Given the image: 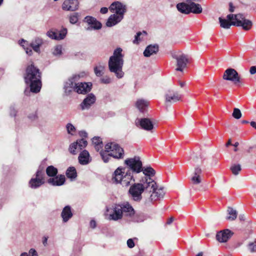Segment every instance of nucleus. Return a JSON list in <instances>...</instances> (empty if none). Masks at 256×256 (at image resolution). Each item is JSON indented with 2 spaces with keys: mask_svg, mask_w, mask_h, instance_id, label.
Listing matches in <instances>:
<instances>
[{
  "mask_svg": "<svg viewBox=\"0 0 256 256\" xmlns=\"http://www.w3.org/2000/svg\"><path fill=\"white\" fill-rule=\"evenodd\" d=\"M126 167H118L114 172L112 180L116 184H120L122 186H128L130 182H135L133 173H140L142 172V164L139 157L126 159L124 162Z\"/></svg>",
  "mask_w": 256,
  "mask_h": 256,
  "instance_id": "nucleus-1",
  "label": "nucleus"
},
{
  "mask_svg": "<svg viewBox=\"0 0 256 256\" xmlns=\"http://www.w3.org/2000/svg\"><path fill=\"white\" fill-rule=\"evenodd\" d=\"M24 79L26 84L30 86L32 92L38 93L40 92L42 88L41 73L33 64L27 66Z\"/></svg>",
  "mask_w": 256,
  "mask_h": 256,
  "instance_id": "nucleus-2",
  "label": "nucleus"
},
{
  "mask_svg": "<svg viewBox=\"0 0 256 256\" xmlns=\"http://www.w3.org/2000/svg\"><path fill=\"white\" fill-rule=\"evenodd\" d=\"M122 52V48H117L114 50L108 62L110 72L114 74L118 78H122L124 76V72L122 71L124 55Z\"/></svg>",
  "mask_w": 256,
  "mask_h": 256,
  "instance_id": "nucleus-3",
  "label": "nucleus"
},
{
  "mask_svg": "<svg viewBox=\"0 0 256 256\" xmlns=\"http://www.w3.org/2000/svg\"><path fill=\"white\" fill-rule=\"evenodd\" d=\"M148 178H143L140 182L134 183L130 186L128 193L132 200L140 202L142 200V194L144 192H148V190L152 189L154 184L152 182H148Z\"/></svg>",
  "mask_w": 256,
  "mask_h": 256,
  "instance_id": "nucleus-4",
  "label": "nucleus"
},
{
  "mask_svg": "<svg viewBox=\"0 0 256 256\" xmlns=\"http://www.w3.org/2000/svg\"><path fill=\"white\" fill-rule=\"evenodd\" d=\"M252 23L251 20L246 19L242 14H230L225 18V29H228L231 26H242L246 30H250Z\"/></svg>",
  "mask_w": 256,
  "mask_h": 256,
  "instance_id": "nucleus-5",
  "label": "nucleus"
},
{
  "mask_svg": "<svg viewBox=\"0 0 256 256\" xmlns=\"http://www.w3.org/2000/svg\"><path fill=\"white\" fill-rule=\"evenodd\" d=\"M122 206L120 204H114L110 207H107L105 216L110 220L116 221L122 219Z\"/></svg>",
  "mask_w": 256,
  "mask_h": 256,
  "instance_id": "nucleus-6",
  "label": "nucleus"
},
{
  "mask_svg": "<svg viewBox=\"0 0 256 256\" xmlns=\"http://www.w3.org/2000/svg\"><path fill=\"white\" fill-rule=\"evenodd\" d=\"M106 151L109 155L116 159H122L124 156V150L118 144L114 142L108 143L105 146Z\"/></svg>",
  "mask_w": 256,
  "mask_h": 256,
  "instance_id": "nucleus-7",
  "label": "nucleus"
},
{
  "mask_svg": "<svg viewBox=\"0 0 256 256\" xmlns=\"http://www.w3.org/2000/svg\"><path fill=\"white\" fill-rule=\"evenodd\" d=\"M45 182L44 174L43 168H39L34 177L32 178L28 182L29 186L32 189H36Z\"/></svg>",
  "mask_w": 256,
  "mask_h": 256,
  "instance_id": "nucleus-8",
  "label": "nucleus"
},
{
  "mask_svg": "<svg viewBox=\"0 0 256 256\" xmlns=\"http://www.w3.org/2000/svg\"><path fill=\"white\" fill-rule=\"evenodd\" d=\"M152 182L154 184L152 189L148 190V192L151 193L150 195V199L151 201H155L158 200L162 198L165 194V192L162 187L158 188L154 180L150 178H148V182L151 183Z\"/></svg>",
  "mask_w": 256,
  "mask_h": 256,
  "instance_id": "nucleus-9",
  "label": "nucleus"
},
{
  "mask_svg": "<svg viewBox=\"0 0 256 256\" xmlns=\"http://www.w3.org/2000/svg\"><path fill=\"white\" fill-rule=\"evenodd\" d=\"M85 74V72H82L79 74H74L70 78L64 85L65 93L68 94L72 90L74 91V88L76 84V82L79 80L80 78L83 77Z\"/></svg>",
  "mask_w": 256,
  "mask_h": 256,
  "instance_id": "nucleus-10",
  "label": "nucleus"
},
{
  "mask_svg": "<svg viewBox=\"0 0 256 256\" xmlns=\"http://www.w3.org/2000/svg\"><path fill=\"white\" fill-rule=\"evenodd\" d=\"M225 80L232 82L236 86H239L242 84L241 78L238 72L232 68H228L225 70Z\"/></svg>",
  "mask_w": 256,
  "mask_h": 256,
  "instance_id": "nucleus-11",
  "label": "nucleus"
},
{
  "mask_svg": "<svg viewBox=\"0 0 256 256\" xmlns=\"http://www.w3.org/2000/svg\"><path fill=\"white\" fill-rule=\"evenodd\" d=\"M164 98L165 104L168 106L180 100L181 96L176 92L168 90L165 94Z\"/></svg>",
  "mask_w": 256,
  "mask_h": 256,
  "instance_id": "nucleus-12",
  "label": "nucleus"
},
{
  "mask_svg": "<svg viewBox=\"0 0 256 256\" xmlns=\"http://www.w3.org/2000/svg\"><path fill=\"white\" fill-rule=\"evenodd\" d=\"M176 60L177 68L176 70L177 71L182 72L184 68L186 66L188 62L187 56L184 54H174L172 56Z\"/></svg>",
  "mask_w": 256,
  "mask_h": 256,
  "instance_id": "nucleus-13",
  "label": "nucleus"
},
{
  "mask_svg": "<svg viewBox=\"0 0 256 256\" xmlns=\"http://www.w3.org/2000/svg\"><path fill=\"white\" fill-rule=\"evenodd\" d=\"M111 12L118 16H124L126 12V6L119 2H112L110 8Z\"/></svg>",
  "mask_w": 256,
  "mask_h": 256,
  "instance_id": "nucleus-14",
  "label": "nucleus"
},
{
  "mask_svg": "<svg viewBox=\"0 0 256 256\" xmlns=\"http://www.w3.org/2000/svg\"><path fill=\"white\" fill-rule=\"evenodd\" d=\"M136 124L137 126L140 125L142 128L147 131L152 132L154 128L153 122L148 118L137 119Z\"/></svg>",
  "mask_w": 256,
  "mask_h": 256,
  "instance_id": "nucleus-15",
  "label": "nucleus"
},
{
  "mask_svg": "<svg viewBox=\"0 0 256 256\" xmlns=\"http://www.w3.org/2000/svg\"><path fill=\"white\" fill-rule=\"evenodd\" d=\"M92 86L91 82H78L76 84L74 92L79 94H85L90 92Z\"/></svg>",
  "mask_w": 256,
  "mask_h": 256,
  "instance_id": "nucleus-16",
  "label": "nucleus"
},
{
  "mask_svg": "<svg viewBox=\"0 0 256 256\" xmlns=\"http://www.w3.org/2000/svg\"><path fill=\"white\" fill-rule=\"evenodd\" d=\"M96 100L95 96L92 94H88L80 104V106L83 110H88L94 104Z\"/></svg>",
  "mask_w": 256,
  "mask_h": 256,
  "instance_id": "nucleus-17",
  "label": "nucleus"
},
{
  "mask_svg": "<svg viewBox=\"0 0 256 256\" xmlns=\"http://www.w3.org/2000/svg\"><path fill=\"white\" fill-rule=\"evenodd\" d=\"M87 141L84 138L76 140V142L72 144L69 147L70 152L73 154H76V150L78 148V146H79V150H82L86 147L87 146Z\"/></svg>",
  "mask_w": 256,
  "mask_h": 256,
  "instance_id": "nucleus-18",
  "label": "nucleus"
},
{
  "mask_svg": "<svg viewBox=\"0 0 256 256\" xmlns=\"http://www.w3.org/2000/svg\"><path fill=\"white\" fill-rule=\"evenodd\" d=\"M78 0H65L62 4V8L66 10L74 11L78 9Z\"/></svg>",
  "mask_w": 256,
  "mask_h": 256,
  "instance_id": "nucleus-19",
  "label": "nucleus"
},
{
  "mask_svg": "<svg viewBox=\"0 0 256 256\" xmlns=\"http://www.w3.org/2000/svg\"><path fill=\"white\" fill-rule=\"evenodd\" d=\"M122 206V216L132 218L134 216L135 210L133 207L128 202H124L120 204Z\"/></svg>",
  "mask_w": 256,
  "mask_h": 256,
  "instance_id": "nucleus-20",
  "label": "nucleus"
},
{
  "mask_svg": "<svg viewBox=\"0 0 256 256\" xmlns=\"http://www.w3.org/2000/svg\"><path fill=\"white\" fill-rule=\"evenodd\" d=\"M65 181V176L59 174L48 179V182L53 186H61L64 184Z\"/></svg>",
  "mask_w": 256,
  "mask_h": 256,
  "instance_id": "nucleus-21",
  "label": "nucleus"
},
{
  "mask_svg": "<svg viewBox=\"0 0 256 256\" xmlns=\"http://www.w3.org/2000/svg\"><path fill=\"white\" fill-rule=\"evenodd\" d=\"M84 22L90 26V27L88 28V30H100L102 28L101 23L92 16H86L84 18Z\"/></svg>",
  "mask_w": 256,
  "mask_h": 256,
  "instance_id": "nucleus-22",
  "label": "nucleus"
},
{
  "mask_svg": "<svg viewBox=\"0 0 256 256\" xmlns=\"http://www.w3.org/2000/svg\"><path fill=\"white\" fill-rule=\"evenodd\" d=\"M123 18L124 16L114 14L108 18L106 22V26L108 27H112L120 22Z\"/></svg>",
  "mask_w": 256,
  "mask_h": 256,
  "instance_id": "nucleus-23",
  "label": "nucleus"
},
{
  "mask_svg": "<svg viewBox=\"0 0 256 256\" xmlns=\"http://www.w3.org/2000/svg\"><path fill=\"white\" fill-rule=\"evenodd\" d=\"M73 214L70 206H64L61 212L60 216L63 222H67L72 217Z\"/></svg>",
  "mask_w": 256,
  "mask_h": 256,
  "instance_id": "nucleus-24",
  "label": "nucleus"
},
{
  "mask_svg": "<svg viewBox=\"0 0 256 256\" xmlns=\"http://www.w3.org/2000/svg\"><path fill=\"white\" fill-rule=\"evenodd\" d=\"M44 40L40 37H36L30 43V46L36 52L40 54V47L44 44Z\"/></svg>",
  "mask_w": 256,
  "mask_h": 256,
  "instance_id": "nucleus-25",
  "label": "nucleus"
},
{
  "mask_svg": "<svg viewBox=\"0 0 256 256\" xmlns=\"http://www.w3.org/2000/svg\"><path fill=\"white\" fill-rule=\"evenodd\" d=\"M92 160L90 154L86 150H82L79 154L78 162L82 165H86L89 164Z\"/></svg>",
  "mask_w": 256,
  "mask_h": 256,
  "instance_id": "nucleus-26",
  "label": "nucleus"
},
{
  "mask_svg": "<svg viewBox=\"0 0 256 256\" xmlns=\"http://www.w3.org/2000/svg\"><path fill=\"white\" fill-rule=\"evenodd\" d=\"M158 51V44H150L146 46L144 52V55L146 57L150 56L156 54Z\"/></svg>",
  "mask_w": 256,
  "mask_h": 256,
  "instance_id": "nucleus-27",
  "label": "nucleus"
},
{
  "mask_svg": "<svg viewBox=\"0 0 256 256\" xmlns=\"http://www.w3.org/2000/svg\"><path fill=\"white\" fill-rule=\"evenodd\" d=\"M238 216V212L234 208L228 206L226 210V214L225 216V219L228 221L232 222Z\"/></svg>",
  "mask_w": 256,
  "mask_h": 256,
  "instance_id": "nucleus-28",
  "label": "nucleus"
},
{
  "mask_svg": "<svg viewBox=\"0 0 256 256\" xmlns=\"http://www.w3.org/2000/svg\"><path fill=\"white\" fill-rule=\"evenodd\" d=\"M189 3V10L190 14L193 13L195 14H200L202 11V8L201 6L198 4H196L194 2H186Z\"/></svg>",
  "mask_w": 256,
  "mask_h": 256,
  "instance_id": "nucleus-29",
  "label": "nucleus"
},
{
  "mask_svg": "<svg viewBox=\"0 0 256 256\" xmlns=\"http://www.w3.org/2000/svg\"><path fill=\"white\" fill-rule=\"evenodd\" d=\"M19 44L24 50L26 54L29 56H32L33 54L32 50L30 46V44L24 39H21L18 42Z\"/></svg>",
  "mask_w": 256,
  "mask_h": 256,
  "instance_id": "nucleus-30",
  "label": "nucleus"
},
{
  "mask_svg": "<svg viewBox=\"0 0 256 256\" xmlns=\"http://www.w3.org/2000/svg\"><path fill=\"white\" fill-rule=\"evenodd\" d=\"M189 3L187 2H180L176 5L178 10L182 14H190L189 10Z\"/></svg>",
  "mask_w": 256,
  "mask_h": 256,
  "instance_id": "nucleus-31",
  "label": "nucleus"
},
{
  "mask_svg": "<svg viewBox=\"0 0 256 256\" xmlns=\"http://www.w3.org/2000/svg\"><path fill=\"white\" fill-rule=\"evenodd\" d=\"M148 102L144 99H138L136 102V107L140 112L144 110L145 108L148 106Z\"/></svg>",
  "mask_w": 256,
  "mask_h": 256,
  "instance_id": "nucleus-32",
  "label": "nucleus"
},
{
  "mask_svg": "<svg viewBox=\"0 0 256 256\" xmlns=\"http://www.w3.org/2000/svg\"><path fill=\"white\" fill-rule=\"evenodd\" d=\"M66 175L71 180H74L77 176L76 168L72 166L69 167L66 170Z\"/></svg>",
  "mask_w": 256,
  "mask_h": 256,
  "instance_id": "nucleus-33",
  "label": "nucleus"
},
{
  "mask_svg": "<svg viewBox=\"0 0 256 256\" xmlns=\"http://www.w3.org/2000/svg\"><path fill=\"white\" fill-rule=\"evenodd\" d=\"M58 169L53 166H48L46 168V174L48 176L52 178L56 176L58 174Z\"/></svg>",
  "mask_w": 256,
  "mask_h": 256,
  "instance_id": "nucleus-34",
  "label": "nucleus"
},
{
  "mask_svg": "<svg viewBox=\"0 0 256 256\" xmlns=\"http://www.w3.org/2000/svg\"><path fill=\"white\" fill-rule=\"evenodd\" d=\"M104 64H99L98 66L94 68V72L97 76H101L104 74Z\"/></svg>",
  "mask_w": 256,
  "mask_h": 256,
  "instance_id": "nucleus-35",
  "label": "nucleus"
},
{
  "mask_svg": "<svg viewBox=\"0 0 256 256\" xmlns=\"http://www.w3.org/2000/svg\"><path fill=\"white\" fill-rule=\"evenodd\" d=\"M62 48L61 45H57L52 50V53L54 56L60 57L62 54Z\"/></svg>",
  "mask_w": 256,
  "mask_h": 256,
  "instance_id": "nucleus-36",
  "label": "nucleus"
},
{
  "mask_svg": "<svg viewBox=\"0 0 256 256\" xmlns=\"http://www.w3.org/2000/svg\"><path fill=\"white\" fill-rule=\"evenodd\" d=\"M142 171L145 175L144 177L150 178V176H153L155 174L154 170L151 167H148L144 170L142 169Z\"/></svg>",
  "mask_w": 256,
  "mask_h": 256,
  "instance_id": "nucleus-37",
  "label": "nucleus"
},
{
  "mask_svg": "<svg viewBox=\"0 0 256 256\" xmlns=\"http://www.w3.org/2000/svg\"><path fill=\"white\" fill-rule=\"evenodd\" d=\"M146 31H143L142 32H139L136 33V35L134 37V40H133V43L134 44H138L139 42L142 40V38H141L142 35L146 36Z\"/></svg>",
  "mask_w": 256,
  "mask_h": 256,
  "instance_id": "nucleus-38",
  "label": "nucleus"
},
{
  "mask_svg": "<svg viewBox=\"0 0 256 256\" xmlns=\"http://www.w3.org/2000/svg\"><path fill=\"white\" fill-rule=\"evenodd\" d=\"M191 182L193 184L196 185L200 184L202 180V176H196L192 174Z\"/></svg>",
  "mask_w": 256,
  "mask_h": 256,
  "instance_id": "nucleus-39",
  "label": "nucleus"
},
{
  "mask_svg": "<svg viewBox=\"0 0 256 256\" xmlns=\"http://www.w3.org/2000/svg\"><path fill=\"white\" fill-rule=\"evenodd\" d=\"M146 219V217L142 214H136L133 216V221L136 222H143Z\"/></svg>",
  "mask_w": 256,
  "mask_h": 256,
  "instance_id": "nucleus-40",
  "label": "nucleus"
},
{
  "mask_svg": "<svg viewBox=\"0 0 256 256\" xmlns=\"http://www.w3.org/2000/svg\"><path fill=\"white\" fill-rule=\"evenodd\" d=\"M67 34V30L62 28L57 32V40H63L66 36Z\"/></svg>",
  "mask_w": 256,
  "mask_h": 256,
  "instance_id": "nucleus-41",
  "label": "nucleus"
},
{
  "mask_svg": "<svg viewBox=\"0 0 256 256\" xmlns=\"http://www.w3.org/2000/svg\"><path fill=\"white\" fill-rule=\"evenodd\" d=\"M241 170V166L239 164H233L230 167V170L232 173L234 175H238Z\"/></svg>",
  "mask_w": 256,
  "mask_h": 256,
  "instance_id": "nucleus-42",
  "label": "nucleus"
},
{
  "mask_svg": "<svg viewBox=\"0 0 256 256\" xmlns=\"http://www.w3.org/2000/svg\"><path fill=\"white\" fill-rule=\"evenodd\" d=\"M234 235V232L228 228H225V242L230 240Z\"/></svg>",
  "mask_w": 256,
  "mask_h": 256,
  "instance_id": "nucleus-43",
  "label": "nucleus"
},
{
  "mask_svg": "<svg viewBox=\"0 0 256 256\" xmlns=\"http://www.w3.org/2000/svg\"><path fill=\"white\" fill-rule=\"evenodd\" d=\"M216 240L220 242H224V230L218 232L216 234Z\"/></svg>",
  "mask_w": 256,
  "mask_h": 256,
  "instance_id": "nucleus-44",
  "label": "nucleus"
},
{
  "mask_svg": "<svg viewBox=\"0 0 256 256\" xmlns=\"http://www.w3.org/2000/svg\"><path fill=\"white\" fill-rule=\"evenodd\" d=\"M107 152H108L106 150L104 152L101 150L100 152V156L104 162H108L110 156L109 155V153L108 154Z\"/></svg>",
  "mask_w": 256,
  "mask_h": 256,
  "instance_id": "nucleus-45",
  "label": "nucleus"
},
{
  "mask_svg": "<svg viewBox=\"0 0 256 256\" xmlns=\"http://www.w3.org/2000/svg\"><path fill=\"white\" fill-rule=\"evenodd\" d=\"M232 116L236 119H240L242 116V112L238 108H234V112L232 114Z\"/></svg>",
  "mask_w": 256,
  "mask_h": 256,
  "instance_id": "nucleus-46",
  "label": "nucleus"
},
{
  "mask_svg": "<svg viewBox=\"0 0 256 256\" xmlns=\"http://www.w3.org/2000/svg\"><path fill=\"white\" fill-rule=\"evenodd\" d=\"M67 132L69 134L73 135L76 132L75 127L70 123H68L66 126Z\"/></svg>",
  "mask_w": 256,
  "mask_h": 256,
  "instance_id": "nucleus-47",
  "label": "nucleus"
},
{
  "mask_svg": "<svg viewBox=\"0 0 256 256\" xmlns=\"http://www.w3.org/2000/svg\"><path fill=\"white\" fill-rule=\"evenodd\" d=\"M46 34L50 38L57 40V32L50 30L47 32Z\"/></svg>",
  "mask_w": 256,
  "mask_h": 256,
  "instance_id": "nucleus-48",
  "label": "nucleus"
},
{
  "mask_svg": "<svg viewBox=\"0 0 256 256\" xmlns=\"http://www.w3.org/2000/svg\"><path fill=\"white\" fill-rule=\"evenodd\" d=\"M236 6L232 2H230L227 6V9L230 12H234L236 8Z\"/></svg>",
  "mask_w": 256,
  "mask_h": 256,
  "instance_id": "nucleus-49",
  "label": "nucleus"
},
{
  "mask_svg": "<svg viewBox=\"0 0 256 256\" xmlns=\"http://www.w3.org/2000/svg\"><path fill=\"white\" fill-rule=\"evenodd\" d=\"M78 20V14L74 13L70 16V22L72 24H75Z\"/></svg>",
  "mask_w": 256,
  "mask_h": 256,
  "instance_id": "nucleus-50",
  "label": "nucleus"
},
{
  "mask_svg": "<svg viewBox=\"0 0 256 256\" xmlns=\"http://www.w3.org/2000/svg\"><path fill=\"white\" fill-rule=\"evenodd\" d=\"M100 82L104 84H108L111 82L112 79L110 78L108 76H106L102 78L100 80Z\"/></svg>",
  "mask_w": 256,
  "mask_h": 256,
  "instance_id": "nucleus-51",
  "label": "nucleus"
},
{
  "mask_svg": "<svg viewBox=\"0 0 256 256\" xmlns=\"http://www.w3.org/2000/svg\"><path fill=\"white\" fill-rule=\"evenodd\" d=\"M92 142L94 146L102 144V139L98 136H95L92 139Z\"/></svg>",
  "mask_w": 256,
  "mask_h": 256,
  "instance_id": "nucleus-52",
  "label": "nucleus"
},
{
  "mask_svg": "<svg viewBox=\"0 0 256 256\" xmlns=\"http://www.w3.org/2000/svg\"><path fill=\"white\" fill-rule=\"evenodd\" d=\"M202 169L199 166L196 167L194 169V172H192V174L198 176H202Z\"/></svg>",
  "mask_w": 256,
  "mask_h": 256,
  "instance_id": "nucleus-53",
  "label": "nucleus"
},
{
  "mask_svg": "<svg viewBox=\"0 0 256 256\" xmlns=\"http://www.w3.org/2000/svg\"><path fill=\"white\" fill-rule=\"evenodd\" d=\"M193 160L196 164L202 163V158L200 155H196L194 157Z\"/></svg>",
  "mask_w": 256,
  "mask_h": 256,
  "instance_id": "nucleus-54",
  "label": "nucleus"
},
{
  "mask_svg": "<svg viewBox=\"0 0 256 256\" xmlns=\"http://www.w3.org/2000/svg\"><path fill=\"white\" fill-rule=\"evenodd\" d=\"M248 248L250 251L254 252L256 251V242H250L248 244Z\"/></svg>",
  "mask_w": 256,
  "mask_h": 256,
  "instance_id": "nucleus-55",
  "label": "nucleus"
},
{
  "mask_svg": "<svg viewBox=\"0 0 256 256\" xmlns=\"http://www.w3.org/2000/svg\"><path fill=\"white\" fill-rule=\"evenodd\" d=\"M28 117L30 120L32 121L35 120L38 118V116L36 112H34L31 114H30L28 115Z\"/></svg>",
  "mask_w": 256,
  "mask_h": 256,
  "instance_id": "nucleus-56",
  "label": "nucleus"
},
{
  "mask_svg": "<svg viewBox=\"0 0 256 256\" xmlns=\"http://www.w3.org/2000/svg\"><path fill=\"white\" fill-rule=\"evenodd\" d=\"M16 110L14 108L11 107L10 109V115L12 117H16Z\"/></svg>",
  "mask_w": 256,
  "mask_h": 256,
  "instance_id": "nucleus-57",
  "label": "nucleus"
},
{
  "mask_svg": "<svg viewBox=\"0 0 256 256\" xmlns=\"http://www.w3.org/2000/svg\"><path fill=\"white\" fill-rule=\"evenodd\" d=\"M127 245L129 248H132L134 246V242L132 239L130 238L127 240Z\"/></svg>",
  "mask_w": 256,
  "mask_h": 256,
  "instance_id": "nucleus-58",
  "label": "nucleus"
},
{
  "mask_svg": "<svg viewBox=\"0 0 256 256\" xmlns=\"http://www.w3.org/2000/svg\"><path fill=\"white\" fill-rule=\"evenodd\" d=\"M29 254L31 256H38L36 251L34 248H30L29 250Z\"/></svg>",
  "mask_w": 256,
  "mask_h": 256,
  "instance_id": "nucleus-59",
  "label": "nucleus"
},
{
  "mask_svg": "<svg viewBox=\"0 0 256 256\" xmlns=\"http://www.w3.org/2000/svg\"><path fill=\"white\" fill-rule=\"evenodd\" d=\"M250 72L251 74H254L256 73V66H252L250 68Z\"/></svg>",
  "mask_w": 256,
  "mask_h": 256,
  "instance_id": "nucleus-60",
  "label": "nucleus"
},
{
  "mask_svg": "<svg viewBox=\"0 0 256 256\" xmlns=\"http://www.w3.org/2000/svg\"><path fill=\"white\" fill-rule=\"evenodd\" d=\"M90 228H94L96 226V222L93 220H91L90 223Z\"/></svg>",
  "mask_w": 256,
  "mask_h": 256,
  "instance_id": "nucleus-61",
  "label": "nucleus"
},
{
  "mask_svg": "<svg viewBox=\"0 0 256 256\" xmlns=\"http://www.w3.org/2000/svg\"><path fill=\"white\" fill-rule=\"evenodd\" d=\"M48 236H44L42 238V244L45 246H46L48 245Z\"/></svg>",
  "mask_w": 256,
  "mask_h": 256,
  "instance_id": "nucleus-62",
  "label": "nucleus"
},
{
  "mask_svg": "<svg viewBox=\"0 0 256 256\" xmlns=\"http://www.w3.org/2000/svg\"><path fill=\"white\" fill-rule=\"evenodd\" d=\"M100 12L102 14H105L108 12V9L107 8L103 7V8H101Z\"/></svg>",
  "mask_w": 256,
  "mask_h": 256,
  "instance_id": "nucleus-63",
  "label": "nucleus"
},
{
  "mask_svg": "<svg viewBox=\"0 0 256 256\" xmlns=\"http://www.w3.org/2000/svg\"><path fill=\"white\" fill-rule=\"evenodd\" d=\"M95 149L96 151H99L102 148V144L94 146Z\"/></svg>",
  "mask_w": 256,
  "mask_h": 256,
  "instance_id": "nucleus-64",
  "label": "nucleus"
}]
</instances>
